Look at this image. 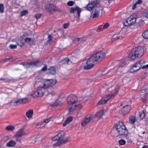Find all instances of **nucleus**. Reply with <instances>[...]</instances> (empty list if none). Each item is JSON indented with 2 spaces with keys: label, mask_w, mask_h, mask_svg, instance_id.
Returning a JSON list of instances; mask_svg holds the SVG:
<instances>
[{
  "label": "nucleus",
  "mask_w": 148,
  "mask_h": 148,
  "mask_svg": "<svg viewBox=\"0 0 148 148\" xmlns=\"http://www.w3.org/2000/svg\"><path fill=\"white\" fill-rule=\"evenodd\" d=\"M92 115H90L89 116L86 117L82 122V125L83 126H85L92 119Z\"/></svg>",
  "instance_id": "obj_16"
},
{
  "label": "nucleus",
  "mask_w": 148,
  "mask_h": 148,
  "mask_svg": "<svg viewBox=\"0 0 148 148\" xmlns=\"http://www.w3.org/2000/svg\"><path fill=\"white\" fill-rule=\"evenodd\" d=\"M52 118V117H51L49 118H47L46 119L44 120L43 121L45 123V124L48 123L51 120V119Z\"/></svg>",
  "instance_id": "obj_50"
},
{
  "label": "nucleus",
  "mask_w": 148,
  "mask_h": 148,
  "mask_svg": "<svg viewBox=\"0 0 148 148\" xmlns=\"http://www.w3.org/2000/svg\"><path fill=\"white\" fill-rule=\"evenodd\" d=\"M119 34H115L112 37V39L114 40H117L119 38Z\"/></svg>",
  "instance_id": "obj_44"
},
{
  "label": "nucleus",
  "mask_w": 148,
  "mask_h": 148,
  "mask_svg": "<svg viewBox=\"0 0 148 148\" xmlns=\"http://www.w3.org/2000/svg\"><path fill=\"white\" fill-rule=\"evenodd\" d=\"M31 95L34 98H36L37 97H38L37 91L35 92L33 94H32Z\"/></svg>",
  "instance_id": "obj_52"
},
{
  "label": "nucleus",
  "mask_w": 148,
  "mask_h": 148,
  "mask_svg": "<svg viewBox=\"0 0 148 148\" xmlns=\"http://www.w3.org/2000/svg\"><path fill=\"white\" fill-rule=\"evenodd\" d=\"M148 18V10L145 11L143 13V16L141 17L137 18H136V22L137 23H139L145 20V18Z\"/></svg>",
  "instance_id": "obj_9"
},
{
  "label": "nucleus",
  "mask_w": 148,
  "mask_h": 148,
  "mask_svg": "<svg viewBox=\"0 0 148 148\" xmlns=\"http://www.w3.org/2000/svg\"><path fill=\"white\" fill-rule=\"evenodd\" d=\"M145 116V113L144 111L143 110L141 113H139V115L138 117L139 119H138L139 120H140L144 118Z\"/></svg>",
  "instance_id": "obj_37"
},
{
  "label": "nucleus",
  "mask_w": 148,
  "mask_h": 148,
  "mask_svg": "<svg viewBox=\"0 0 148 148\" xmlns=\"http://www.w3.org/2000/svg\"><path fill=\"white\" fill-rule=\"evenodd\" d=\"M131 110L130 106L126 105L123 107L121 111L119 112V113L122 116H124L129 112Z\"/></svg>",
  "instance_id": "obj_8"
},
{
  "label": "nucleus",
  "mask_w": 148,
  "mask_h": 148,
  "mask_svg": "<svg viewBox=\"0 0 148 148\" xmlns=\"http://www.w3.org/2000/svg\"><path fill=\"white\" fill-rule=\"evenodd\" d=\"M56 94L54 92H49L47 95H46L47 98L48 99H51L53 95Z\"/></svg>",
  "instance_id": "obj_29"
},
{
  "label": "nucleus",
  "mask_w": 148,
  "mask_h": 148,
  "mask_svg": "<svg viewBox=\"0 0 148 148\" xmlns=\"http://www.w3.org/2000/svg\"><path fill=\"white\" fill-rule=\"evenodd\" d=\"M98 3V1L97 0L89 3L87 6L86 8L89 11L92 10L94 7Z\"/></svg>",
  "instance_id": "obj_12"
},
{
  "label": "nucleus",
  "mask_w": 148,
  "mask_h": 148,
  "mask_svg": "<svg viewBox=\"0 0 148 148\" xmlns=\"http://www.w3.org/2000/svg\"><path fill=\"white\" fill-rule=\"evenodd\" d=\"M49 73L53 75L56 73V70L55 68L53 67H51L48 70Z\"/></svg>",
  "instance_id": "obj_32"
},
{
  "label": "nucleus",
  "mask_w": 148,
  "mask_h": 148,
  "mask_svg": "<svg viewBox=\"0 0 148 148\" xmlns=\"http://www.w3.org/2000/svg\"><path fill=\"white\" fill-rule=\"evenodd\" d=\"M119 143L120 145H124L126 143V141L125 140L122 139L119 141Z\"/></svg>",
  "instance_id": "obj_45"
},
{
  "label": "nucleus",
  "mask_w": 148,
  "mask_h": 148,
  "mask_svg": "<svg viewBox=\"0 0 148 148\" xmlns=\"http://www.w3.org/2000/svg\"><path fill=\"white\" fill-rule=\"evenodd\" d=\"M61 63H62V64H70V60L69 58H66L64 59H63L60 62Z\"/></svg>",
  "instance_id": "obj_31"
},
{
  "label": "nucleus",
  "mask_w": 148,
  "mask_h": 148,
  "mask_svg": "<svg viewBox=\"0 0 148 148\" xmlns=\"http://www.w3.org/2000/svg\"><path fill=\"white\" fill-rule=\"evenodd\" d=\"M45 8L46 10L50 13L56 10V7L53 4L47 5L45 6Z\"/></svg>",
  "instance_id": "obj_13"
},
{
  "label": "nucleus",
  "mask_w": 148,
  "mask_h": 148,
  "mask_svg": "<svg viewBox=\"0 0 148 148\" xmlns=\"http://www.w3.org/2000/svg\"><path fill=\"white\" fill-rule=\"evenodd\" d=\"M4 7L2 3L0 4V12L2 13L4 12Z\"/></svg>",
  "instance_id": "obj_41"
},
{
  "label": "nucleus",
  "mask_w": 148,
  "mask_h": 148,
  "mask_svg": "<svg viewBox=\"0 0 148 148\" xmlns=\"http://www.w3.org/2000/svg\"><path fill=\"white\" fill-rule=\"evenodd\" d=\"M136 17L130 16L126 21L123 22V24L125 26H130L134 24L136 22Z\"/></svg>",
  "instance_id": "obj_6"
},
{
  "label": "nucleus",
  "mask_w": 148,
  "mask_h": 148,
  "mask_svg": "<svg viewBox=\"0 0 148 148\" xmlns=\"http://www.w3.org/2000/svg\"><path fill=\"white\" fill-rule=\"evenodd\" d=\"M55 84H40L38 87L41 88L42 90L45 89H48L51 88Z\"/></svg>",
  "instance_id": "obj_14"
},
{
  "label": "nucleus",
  "mask_w": 148,
  "mask_h": 148,
  "mask_svg": "<svg viewBox=\"0 0 148 148\" xmlns=\"http://www.w3.org/2000/svg\"><path fill=\"white\" fill-rule=\"evenodd\" d=\"M28 13L27 11L26 10H24L22 11H21L20 12V16H23L25 15Z\"/></svg>",
  "instance_id": "obj_42"
},
{
  "label": "nucleus",
  "mask_w": 148,
  "mask_h": 148,
  "mask_svg": "<svg viewBox=\"0 0 148 148\" xmlns=\"http://www.w3.org/2000/svg\"><path fill=\"white\" fill-rule=\"evenodd\" d=\"M144 48L140 46L133 49L129 54L128 57L131 60H134L136 58L141 57L144 53Z\"/></svg>",
  "instance_id": "obj_2"
},
{
  "label": "nucleus",
  "mask_w": 148,
  "mask_h": 148,
  "mask_svg": "<svg viewBox=\"0 0 148 148\" xmlns=\"http://www.w3.org/2000/svg\"><path fill=\"white\" fill-rule=\"evenodd\" d=\"M142 3V0H138L136 2V3L137 4H141Z\"/></svg>",
  "instance_id": "obj_61"
},
{
  "label": "nucleus",
  "mask_w": 148,
  "mask_h": 148,
  "mask_svg": "<svg viewBox=\"0 0 148 148\" xmlns=\"http://www.w3.org/2000/svg\"><path fill=\"white\" fill-rule=\"evenodd\" d=\"M109 26V24L108 23H106L104 25V26H103V29H105V28H107Z\"/></svg>",
  "instance_id": "obj_60"
},
{
  "label": "nucleus",
  "mask_w": 148,
  "mask_h": 148,
  "mask_svg": "<svg viewBox=\"0 0 148 148\" xmlns=\"http://www.w3.org/2000/svg\"><path fill=\"white\" fill-rule=\"evenodd\" d=\"M37 93H38V97H42L44 95V92L41 90H39L37 91Z\"/></svg>",
  "instance_id": "obj_38"
},
{
  "label": "nucleus",
  "mask_w": 148,
  "mask_h": 148,
  "mask_svg": "<svg viewBox=\"0 0 148 148\" xmlns=\"http://www.w3.org/2000/svg\"><path fill=\"white\" fill-rule=\"evenodd\" d=\"M62 103V102L58 100H57L54 104V106H58L60 105Z\"/></svg>",
  "instance_id": "obj_46"
},
{
  "label": "nucleus",
  "mask_w": 148,
  "mask_h": 148,
  "mask_svg": "<svg viewBox=\"0 0 148 148\" xmlns=\"http://www.w3.org/2000/svg\"><path fill=\"white\" fill-rule=\"evenodd\" d=\"M117 132L119 135H127L128 134V131L122 123L120 124L117 123L116 127Z\"/></svg>",
  "instance_id": "obj_5"
},
{
  "label": "nucleus",
  "mask_w": 148,
  "mask_h": 148,
  "mask_svg": "<svg viewBox=\"0 0 148 148\" xmlns=\"http://www.w3.org/2000/svg\"><path fill=\"white\" fill-rule=\"evenodd\" d=\"M142 36L144 38L146 39H148V30L147 29L143 33Z\"/></svg>",
  "instance_id": "obj_36"
},
{
  "label": "nucleus",
  "mask_w": 148,
  "mask_h": 148,
  "mask_svg": "<svg viewBox=\"0 0 148 148\" xmlns=\"http://www.w3.org/2000/svg\"><path fill=\"white\" fill-rule=\"evenodd\" d=\"M15 127L14 126L11 125H8L5 128V129L8 131H13Z\"/></svg>",
  "instance_id": "obj_39"
},
{
  "label": "nucleus",
  "mask_w": 148,
  "mask_h": 148,
  "mask_svg": "<svg viewBox=\"0 0 148 148\" xmlns=\"http://www.w3.org/2000/svg\"><path fill=\"white\" fill-rule=\"evenodd\" d=\"M8 60H9V61H12V60L11 58H8L7 59H6L5 60V62H7V61H8Z\"/></svg>",
  "instance_id": "obj_64"
},
{
  "label": "nucleus",
  "mask_w": 148,
  "mask_h": 148,
  "mask_svg": "<svg viewBox=\"0 0 148 148\" xmlns=\"http://www.w3.org/2000/svg\"><path fill=\"white\" fill-rule=\"evenodd\" d=\"M104 115V112L103 110H100L98 111L94 115V118L97 117L99 119H101Z\"/></svg>",
  "instance_id": "obj_19"
},
{
  "label": "nucleus",
  "mask_w": 148,
  "mask_h": 148,
  "mask_svg": "<svg viewBox=\"0 0 148 148\" xmlns=\"http://www.w3.org/2000/svg\"><path fill=\"white\" fill-rule=\"evenodd\" d=\"M110 72V71L109 70L107 71L106 69L104 70L98 74L97 76L99 77H101L103 76L106 74Z\"/></svg>",
  "instance_id": "obj_27"
},
{
  "label": "nucleus",
  "mask_w": 148,
  "mask_h": 148,
  "mask_svg": "<svg viewBox=\"0 0 148 148\" xmlns=\"http://www.w3.org/2000/svg\"><path fill=\"white\" fill-rule=\"evenodd\" d=\"M47 81H49L50 83H56L58 82L56 79H45L38 78L36 81V82L38 83H45Z\"/></svg>",
  "instance_id": "obj_10"
},
{
  "label": "nucleus",
  "mask_w": 148,
  "mask_h": 148,
  "mask_svg": "<svg viewBox=\"0 0 148 148\" xmlns=\"http://www.w3.org/2000/svg\"><path fill=\"white\" fill-rule=\"evenodd\" d=\"M105 55V53L99 52L90 56L86 63L87 65L84 66V69L88 70L91 69L93 66L94 62L101 61L104 58Z\"/></svg>",
  "instance_id": "obj_1"
},
{
  "label": "nucleus",
  "mask_w": 148,
  "mask_h": 148,
  "mask_svg": "<svg viewBox=\"0 0 148 148\" xmlns=\"http://www.w3.org/2000/svg\"><path fill=\"white\" fill-rule=\"evenodd\" d=\"M10 103L11 106H17L19 104V103L18 99H17L16 100L11 101Z\"/></svg>",
  "instance_id": "obj_28"
},
{
  "label": "nucleus",
  "mask_w": 148,
  "mask_h": 148,
  "mask_svg": "<svg viewBox=\"0 0 148 148\" xmlns=\"http://www.w3.org/2000/svg\"><path fill=\"white\" fill-rule=\"evenodd\" d=\"M137 62L141 66V67L142 69V67L143 66V64L145 63L146 62L145 60H140Z\"/></svg>",
  "instance_id": "obj_40"
},
{
  "label": "nucleus",
  "mask_w": 148,
  "mask_h": 148,
  "mask_svg": "<svg viewBox=\"0 0 148 148\" xmlns=\"http://www.w3.org/2000/svg\"><path fill=\"white\" fill-rule=\"evenodd\" d=\"M136 5H137V4L136 3L133 4L132 8L133 10L135 9L136 8Z\"/></svg>",
  "instance_id": "obj_62"
},
{
  "label": "nucleus",
  "mask_w": 148,
  "mask_h": 148,
  "mask_svg": "<svg viewBox=\"0 0 148 148\" xmlns=\"http://www.w3.org/2000/svg\"><path fill=\"white\" fill-rule=\"evenodd\" d=\"M69 59L70 60L69 63H70V64H71L74 63L76 60V58L74 56H72Z\"/></svg>",
  "instance_id": "obj_35"
},
{
  "label": "nucleus",
  "mask_w": 148,
  "mask_h": 148,
  "mask_svg": "<svg viewBox=\"0 0 148 148\" xmlns=\"http://www.w3.org/2000/svg\"><path fill=\"white\" fill-rule=\"evenodd\" d=\"M141 68V66L137 62L133 64L130 69V71L131 72H134L139 70Z\"/></svg>",
  "instance_id": "obj_11"
},
{
  "label": "nucleus",
  "mask_w": 148,
  "mask_h": 148,
  "mask_svg": "<svg viewBox=\"0 0 148 148\" xmlns=\"http://www.w3.org/2000/svg\"><path fill=\"white\" fill-rule=\"evenodd\" d=\"M87 38L86 37H83L81 38H75L74 41L75 42H83L86 41Z\"/></svg>",
  "instance_id": "obj_20"
},
{
  "label": "nucleus",
  "mask_w": 148,
  "mask_h": 148,
  "mask_svg": "<svg viewBox=\"0 0 148 148\" xmlns=\"http://www.w3.org/2000/svg\"><path fill=\"white\" fill-rule=\"evenodd\" d=\"M106 100H105L103 97L102 99L99 101L97 104V106H99V105L103 104L106 103Z\"/></svg>",
  "instance_id": "obj_33"
},
{
  "label": "nucleus",
  "mask_w": 148,
  "mask_h": 148,
  "mask_svg": "<svg viewBox=\"0 0 148 148\" xmlns=\"http://www.w3.org/2000/svg\"><path fill=\"white\" fill-rule=\"evenodd\" d=\"M69 26V23H65L63 24V28L64 29H66Z\"/></svg>",
  "instance_id": "obj_58"
},
{
  "label": "nucleus",
  "mask_w": 148,
  "mask_h": 148,
  "mask_svg": "<svg viewBox=\"0 0 148 148\" xmlns=\"http://www.w3.org/2000/svg\"><path fill=\"white\" fill-rule=\"evenodd\" d=\"M100 10L99 9H95L94 10V13L92 15L93 18L97 17L98 16L100 13Z\"/></svg>",
  "instance_id": "obj_22"
},
{
  "label": "nucleus",
  "mask_w": 148,
  "mask_h": 148,
  "mask_svg": "<svg viewBox=\"0 0 148 148\" xmlns=\"http://www.w3.org/2000/svg\"><path fill=\"white\" fill-rule=\"evenodd\" d=\"M47 66L46 65H45V66L43 67L41 71H45L46 70Z\"/></svg>",
  "instance_id": "obj_59"
},
{
  "label": "nucleus",
  "mask_w": 148,
  "mask_h": 148,
  "mask_svg": "<svg viewBox=\"0 0 148 148\" xmlns=\"http://www.w3.org/2000/svg\"><path fill=\"white\" fill-rule=\"evenodd\" d=\"M129 119V122L130 123L132 124H134L136 121V118L134 116H131L130 117Z\"/></svg>",
  "instance_id": "obj_34"
},
{
  "label": "nucleus",
  "mask_w": 148,
  "mask_h": 148,
  "mask_svg": "<svg viewBox=\"0 0 148 148\" xmlns=\"http://www.w3.org/2000/svg\"><path fill=\"white\" fill-rule=\"evenodd\" d=\"M33 113V110L32 109L29 110L26 113V116L29 118L32 117Z\"/></svg>",
  "instance_id": "obj_23"
},
{
  "label": "nucleus",
  "mask_w": 148,
  "mask_h": 148,
  "mask_svg": "<svg viewBox=\"0 0 148 148\" xmlns=\"http://www.w3.org/2000/svg\"><path fill=\"white\" fill-rule=\"evenodd\" d=\"M67 100L69 104L72 105H73L78 101L76 96L75 95L72 94H71L68 96Z\"/></svg>",
  "instance_id": "obj_7"
},
{
  "label": "nucleus",
  "mask_w": 148,
  "mask_h": 148,
  "mask_svg": "<svg viewBox=\"0 0 148 148\" xmlns=\"http://www.w3.org/2000/svg\"><path fill=\"white\" fill-rule=\"evenodd\" d=\"M10 47L11 49H14L16 48L17 46L16 45H10Z\"/></svg>",
  "instance_id": "obj_55"
},
{
  "label": "nucleus",
  "mask_w": 148,
  "mask_h": 148,
  "mask_svg": "<svg viewBox=\"0 0 148 148\" xmlns=\"http://www.w3.org/2000/svg\"><path fill=\"white\" fill-rule=\"evenodd\" d=\"M45 125V123L43 121H41L40 122H39L38 124L37 125L38 126H40V127H43Z\"/></svg>",
  "instance_id": "obj_49"
},
{
  "label": "nucleus",
  "mask_w": 148,
  "mask_h": 148,
  "mask_svg": "<svg viewBox=\"0 0 148 148\" xmlns=\"http://www.w3.org/2000/svg\"><path fill=\"white\" fill-rule=\"evenodd\" d=\"M105 88L106 90H108L110 92H112V90H114V92L113 94H109L105 95L103 97L105 100H106V102L108 101L111 98H114L116 95L117 94L118 92L119 89V86H111L109 84H106L105 86Z\"/></svg>",
  "instance_id": "obj_3"
},
{
  "label": "nucleus",
  "mask_w": 148,
  "mask_h": 148,
  "mask_svg": "<svg viewBox=\"0 0 148 148\" xmlns=\"http://www.w3.org/2000/svg\"><path fill=\"white\" fill-rule=\"evenodd\" d=\"M18 102L19 103H27L28 101L27 98H25L22 99H18Z\"/></svg>",
  "instance_id": "obj_24"
},
{
  "label": "nucleus",
  "mask_w": 148,
  "mask_h": 148,
  "mask_svg": "<svg viewBox=\"0 0 148 148\" xmlns=\"http://www.w3.org/2000/svg\"><path fill=\"white\" fill-rule=\"evenodd\" d=\"M31 40H32V39L31 38H25L24 39V40H25V42L27 43H28V42H30L31 41Z\"/></svg>",
  "instance_id": "obj_53"
},
{
  "label": "nucleus",
  "mask_w": 148,
  "mask_h": 148,
  "mask_svg": "<svg viewBox=\"0 0 148 148\" xmlns=\"http://www.w3.org/2000/svg\"><path fill=\"white\" fill-rule=\"evenodd\" d=\"M38 62V61H34L28 63L27 64H24L23 63H22L21 64L23 65L25 67L27 68L29 67L30 66H36Z\"/></svg>",
  "instance_id": "obj_18"
},
{
  "label": "nucleus",
  "mask_w": 148,
  "mask_h": 148,
  "mask_svg": "<svg viewBox=\"0 0 148 148\" xmlns=\"http://www.w3.org/2000/svg\"><path fill=\"white\" fill-rule=\"evenodd\" d=\"M10 139L9 137L8 136H6L3 137L1 139V140L2 141H6L9 140Z\"/></svg>",
  "instance_id": "obj_47"
},
{
  "label": "nucleus",
  "mask_w": 148,
  "mask_h": 148,
  "mask_svg": "<svg viewBox=\"0 0 148 148\" xmlns=\"http://www.w3.org/2000/svg\"><path fill=\"white\" fill-rule=\"evenodd\" d=\"M67 137H65L64 135H62L60 133H58L57 135L52 138L53 141L58 142L55 144H53V146L57 147L62 143H64L68 141Z\"/></svg>",
  "instance_id": "obj_4"
},
{
  "label": "nucleus",
  "mask_w": 148,
  "mask_h": 148,
  "mask_svg": "<svg viewBox=\"0 0 148 148\" xmlns=\"http://www.w3.org/2000/svg\"><path fill=\"white\" fill-rule=\"evenodd\" d=\"M41 16V15L40 14H36L35 16V17L36 19H38Z\"/></svg>",
  "instance_id": "obj_56"
},
{
  "label": "nucleus",
  "mask_w": 148,
  "mask_h": 148,
  "mask_svg": "<svg viewBox=\"0 0 148 148\" xmlns=\"http://www.w3.org/2000/svg\"><path fill=\"white\" fill-rule=\"evenodd\" d=\"M77 11V12L78 16H79L80 15V13L81 12V10L78 6L75 7H72L71 8L70 10V12L71 13H73L75 11Z\"/></svg>",
  "instance_id": "obj_17"
},
{
  "label": "nucleus",
  "mask_w": 148,
  "mask_h": 148,
  "mask_svg": "<svg viewBox=\"0 0 148 148\" xmlns=\"http://www.w3.org/2000/svg\"><path fill=\"white\" fill-rule=\"evenodd\" d=\"M148 87H147L146 84H145L143 86L141 90V94L145 93L146 91L148 90Z\"/></svg>",
  "instance_id": "obj_30"
},
{
  "label": "nucleus",
  "mask_w": 148,
  "mask_h": 148,
  "mask_svg": "<svg viewBox=\"0 0 148 148\" xmlns=\"http://www.w3.org/2000/svg\"><path fill=\"white\" fill-rule=\"evenodd\" d=\"M27 134L24 130L19 129L16 132V134L14 135V138L21 137L23 136L26 135Z\"/></svg>",
  "instance_id": "obj_15"
},
{
  "label": "nucleus",
  "mask_w": 148,
  "mask_h": 148,
  "mask_svg": "<svg viewBox=\"0 0 148 148\" xmlns=\"http://www.w3.org/2000/svg\"><path fill=\"white\" fill-rule=\"evenodd\" d=\"M73 120V118L72 117H70L66 118L63 124V126H65L67 124L69 123Z\"/></svg>",
  "instance_id": "obj_25"
},
{
  "label": "nucleus",
  "mask_w": 148,
  "mask_h": 148,
  "mask_svg": "<svg viewBox=\"0 0 148 148\" xmlns=\"http://www.w3.org/2000/svg\"><path fill=\"white\" fill-rule=\"evenodd\" d=\"M148 68V64L144 66H143L142 67V69H145Z\"/></svg>",
  "instance_id": "obj_63"
},
{
  "label": "nucleus",
  "mask_w": 148,
  "mask_h": 148,
  "mask_svg": "<svg viewBox=\"0 0 148 148\" xmlns=\"http://www.w3.org/2000/svg\"><path fill=\"white\" fill-rule=\"evenodd\" d=\"M52 36L50 34H49L48 36V40L47 41L48 43L50 44L52 42Z\"/></svg>",
  "instance_id": "obj_48"
},
{
  "label": "nucleus",
  "mask_w": 148,
  "mask_h": 148,
  "mask_svg": "<svg viewBox=\"0 0 148 148\" xmlns=\"http://www.w3.org/2000/svg\"><path fill=\"white\" fill-rule=\"evenodd\" d=\"M77 106L76 105H72V106L69 108V111L70 112H71L74 111L76 107Z\"/></svg>",
  "instance_id": "obj_43"
},
{
  "label": "nucleus",
  "mask_w": 148,
  "mask_h": 148,
  "mask_svg": "<svg viewBox=\"0 0 148 148\" xmlns=\"http://www.w3.org/2000/svg\"><path fill=\"white\" fill-rule=\"evenodd\" d=\"M16 142L13 140H10L7 143L6 146L8 147H13L16 145Z\"/></svg>",
  "instance_id": "obj_26"
},
{
  "label": "nucleus",
  "mask_w": 148,
  "mask_h": 148,
  "mask_svg": "<svg viewBox=\"0 0 148 148\" xmlns=\"http://www.w3.org/2000/svg\"><path fill=\"white\" fill-rule=\"evenodd\" d=\"M74 2L72 1H68L67 3V5L69 6H72L73 5Z\"/></svg>",
  "instance_id": "obj_54"
},
{
  "label": "nucleus",
  "mask_w": 148,
  "mask_h": 148,
  "mask_svg": "<svg viewBox=\"0 0 148 148\" xmlns=\"http://www.w3.org/2000/svg\"><path fill=\"white\" fill-rule=\"evenodd\" d=\"M17 44L18 45L21 47L24 45V42L23 40H21L20 42L17 43Z\"/></svg>",
  "instance_id": "obj_51"
},
{
  "label": "nucleus",
  "mask_w": 148,
  "mask_h": 148,
  "mask_svg": "<svg viewBox=\"0 0 148 148\" xmlns=\"http://www.w3.org/2000/svg\"><path fill=\"white\" fill-rule=\"evenodd\" d=\"M121 63H119L118 67V70L119 69L120 67H123L126 64V60L125 59H122L120 61Z\"/></svg>",
  "instance_id": "obj_21"
},
{
  "label": "nucleus",
  "mask_w": 148,
  "mask_h": 148,
  "mask_svg": "<svg viewBox=\"0 0 148 148\" xmlns=\"http://www.w3.org/2000/svg\"><path fill=\"white\" fill-rule=\"evenodd\" d=\"M148 94V91H147L145 92V93H144L143 94H142V95H144V97L143 99H145V98L146 97L147 95Z\"/></svg>",
  "instance_id": "obj_57"
}]
</instances>
